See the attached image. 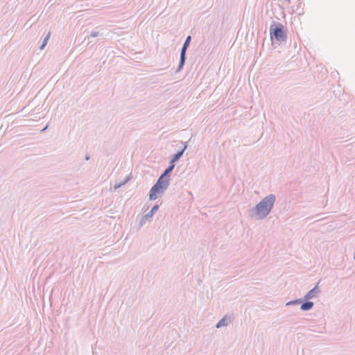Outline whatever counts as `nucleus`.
Listing matches in <instances>:
<instances>
[{
  "label": "nucleus",
  "instance_id": "obj_1",
  "mask_svg": "<svg viewBox=\"0 0 355 355\" xmlns=\"http://www.w3.org/2000/svg\"><path fill=\"white\" fill-rule=\"evenodd\" d=\"M275 200L276 196L274 194L268 195L257 204L255 207L250 209V216L252 218L255 217L257 220L265 218L270 213Z\"/></svg>",
  "mask_w": 355,
  "mask_h": 355
},
{
  "label": "nucleus",
  "instance_id": "obj_2",
  "mask_svg": "<svg viewBox=\"0 0 355 355\" xmlns=\"http://www.w3.org/2000/svg\"><path fill=\"white\" fill-rule=\"evenodd\" d=\"M270 35L271 40L275 39L280 43L286 42V29L281 23L272 22L270 27Z\"/></svg>",
  "mask_w": 355,
  "mask_h": 355
},
{
  "label": "nucleus",
  "instance_id": "obj_3",
  "mask_svg": "<svg viewBox=\"0 0 355 355\" xmlns=\"http://www.w3.org/2000/svg\"><path fill=\"white\" fill-rule=\"evenodd\" d=\"M191 37L190 35L187 36L184 44H183V46H182L181 51H180V62H179L178 69L175 71L176 73L180 71L185 64V61H186V58H187L186 53H187V49L191 43Z\"/></svg>",
  "mask_w": 355,
  "mask_h": 355
},
{
  "label": "nucleus",
  "instance_id": "obj_4",
  "mask_svg": "<svg viewBox=\"0 0 355 355\" xmlns=\"http://www.w3.org/2000/svg\"><path fill=\"white\" fill-rule=\"evenodd\" d=\"M166 191V190L163 187L155 184L150 190L149 199L150 200H155L157 198V194H164Z\"/></svg>",
  "mask_w": 355,
  "mask_h": 355
},
{
  "label": "nucleus",
  "instance_id": "obj_5",
  "mask_svg": "<svg viewBox=\"0 0 355 355\" xmlns=\"http://www.w3.org/2000/svg\"><path fill=\"white\" fill-rule=\"evenodd\" d=\"M109 34L108 30L107 28L98 26L94 30H93L89 37H100L103 38L104 37L107 36Z\"/></svg>",
  "mask_w": 355,
  "mask_h": 355
},
{
  "label": "nucleus",
  "instance_id": "obj_6",
  "mask_svg": "<svg viewBox=\"0 0 355 355\" xmlns=\"http://www.w3.org/2000/svg\"><path fill=\"white\" fill-rule=\"evenodd\" d=\"M158 209H159L158 205H154L152 207V209H150V211L142 217V218L140 221V225H143L146 223V220H150V218L154 215V214L158 210Z\"/></svg>",
  "mask_w": 355,
  "mask_h": 355
},
{
  "label": "nucleus",
  "instance_id": "obj_7",
  "mask_svg": "<svg viewBox=\"0 0 355 355\" xmlns=\"http://www.w3.org/2000/svg\"><path fill=\"white\" fill-rule=\"evenodd\" d=\"M320 293V289L318 288V283L311 289L304 297V300H308L317 297Z\"/></svg>",
  "mask_w": 355,
  "mask_h": 355
},
{
  "label": "nucleus",
  "instance_id": "obj_8",
  "mask_svg": "<svg viewBox=\"0 0 355 355\" xmlns=\"http://www.w3.org/2000/svg\"><path fill=\"white\" fill-rule=\"evenodd\" d=\"M187 146H188L187 142L184 143L183 148L181 149L180 150H178L176 153H175L173 155V157L171 159L170 162L174 164L175 162L178 161L180 159V157L182 156L185 150L187 148Z\"/></svg>",
  "mask_w": 355,
  "mask_h": 355
},
{
  "label": "nucleus",
  "instance_id": "obj_9",
  "mask_svg": "<svg viewBox=\"0 0 355 355\" xmlns=\"http://www.w3.org/2000/svg\"><path fill=\"white\" fill-rule=\"evenodd\" d=\"M155 184L167 190L170 184L169 178H165L164 177L160 175L157 179V182H155Z\"/></svg>",
  "mask_w": 355,
  "mask_h": 355
},
{
  "label": "nucleus",
  "instance_id": "obj_10",
  "mask_svg": "<svg viewBox=\"0 0 355 355\" xmlns=\"http://www.w3.org/2000/svg\"><path fill=\"white\" fill-rule=\"evenodd\" d=\"M314 306V304L313 302L308 300H305L304 302H302L300 309L303 311H309L311 310Z\"/></svg>",
  "mask_w": 355,
  "mask_h": 355
},
{
  "label": "nucleus",
  "instance_id": "obj_11",
  "mask_svg": "<svg viewBox=\"0 0 355 355\" xmlns=\"http://www.w3.org/2000/svg\"><path fill=\"white\" fill-rule=\"evenodd\" d=\"M174 167H175L174 164L170 162L169 166L164 170V171L163 172V173L161 175L162 177H164L165 178H169Z\"/></svg>",
  "mask_w": 355,
  "mask_h": 355
},
{
  "label": "nucleus",
  "instance_id": "obj_12",
  "mask_svg": "<svg viewBox=\"0 0 355 355\" xmlns=\"http://www.w3.org/2000/svg\"><path fill=\"white\" fill-rule=\"evenodd\" d=\"M230 322V320L225 317L220 319L217 324H216V327L217 329L220 328L222 327L227 326L228 322Z\"/></svg>",
  "mask_w": 355,
  "mask_h": 355
},
{
  "label": "nucleus",
  "instance_id": "obj_13",
  "mask_svg": "<svg viewBox=\"0 0 355 355\" xmlns=\"http://www.w3.org/2000/svg\"><path fill=\"white\" fill-rule=\"evenodd\" d=\"M50 35H51V33L49 32L48 34L46 35V37L43 40L42 44H41V46L40 47V49H43L46 46V45L49 40Z\"/></svg>",
  "mask_w": 355,
  "mask_h": 355
},
{
  "label": "nucleus",
  "instance_id": "obj_14",
  "mask_svg": "<svg viewBox=\"0 0 355 355\" xmlns=\"http://www.w3.org/2000/svg\"><path fill=\"white\" fill-rule=\"evenodd\" d=\"M129 180H130V178H129V177H126V178H125V180H124L123 182H120V183H119V184H116L114 185V189L116 190V189H117L120 188L121 186H123V185H124L125 183H127V182H128V181Z\"/></svg>",
  "mask_w": 355,
  "mask_h": 355
},
{
  "label": "nucleus",
  "instance_id": "obj_15",
  "mask_svg": "<svg viewBox=\"0 0 355 355\" xmlns=\"http://www.w3.org/2000/svg\"><path fill=\"white\" fill-rule=\"evenodd\" d=\"M302 303V300L297 299L295 300L290 301L286 303V306H291V305H295V304H300Z\"/></svg>",
  "mask_w": 355,
  "mask_h": 355
},
{
  "label": "nucleus",
  "instance_id": "obj_16",
  "mask_svg": "<svg viewBox=\"0 0 355 355\" xmlns=\"http://www.w3.org/2000/svg\"><path fill=\"white\" fill-rule=\"evenodd\" d=\"M48 128V125H46L42 130V132H44Z\"/></svg>",
  "mask_w": 355,
  "mask_h": 355
},
{
  "label": "nucleus",
  "instance_id": "obj_17",
  "mask_svg": "<svg viewBox=\"0 0 355 355\" xmlns=\"http://www.w3.org/2000/svg\"><path fill=\"white\" fill-rule=\"evenodd\" d=\"M85 159H86V160H88L89 159V156L86 155Z\"/></svg>",
  "mask_w": 355,
  "mask_h": 355
}]
</instances>
